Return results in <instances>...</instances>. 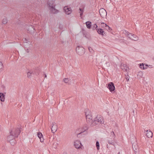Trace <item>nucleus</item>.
I'll list each match as a JSON object with an SVG mask.
<instances>
[{"mask_svg": "<svg viewBox=\"0 0 154 154\" xmlns=\"http://www.w3.org/2000/svg\"><path fill=\"white\" fill-rule=\"evenodd\" d=\"M17 137H18V136L9 135L7 137V140L10 143L11 145H14L15 144V141L14 140V138Z\"/></svg>", "mask_w": 154, "mask_h": 154, "instance_id": "obj_5", "label": "nucleus"}, {"mask_svg": "<svg viewBox=\"0 0 154 154\" xmlns=\"http://www.w3.org/2000/svg\"><path fill=\"white\" fill-rule=\"evenodd\" d=\"M103 29H105L106 30L108 31V32H110L111 30H112V29H111V28L109 26H107L105 27V28H103Z\"/></svg>", "mask_w": 154, "mask_h": 154, "instance_id": "obj_23", "label": "nucleus"}, {"mask_svg": "<svg viewBox=\"0 0 154 154\" xmlns=\"http://www.w3.org/2000/svg\"><path fill=\"white\" fill-rule=\"evenodd\" d=\"M64 11L65 12V14L67 15H69L72 12V10L68 6H65L64 7Z\"/></svg>", "mask_w": 154, "mask_h": 154, "instance_id": "obj_10", "label": "nucleus"}, {"mask_svg": "<svg viewBox=\"0 0 154 154\" xmlns=\"http://www.w3.org/2000/svg\"><path fill=\"white\" fill-rule=\"evenodd\" d=\"M45 77H46V75H45Z\"/></svg>", "mask_w": 154, "mask_h": 154, "instance_id": "obj_38", "label": "nucleus"}, {"mask_svg": "<svg viewBox=\"0 0 154 154\" xmlns=\"http://www.w3.org/2000/svg\"><path fill=\"white\" fill-rule=\"evenodd\" d=\"M79 13H80V17L82 18V13H83V11L81 8H79Z\"/></svg>", "mask_w": 154, "mask_h": 154, "instance_id": "obj_28", "label": "nucleus"}, {"mask_svg": "<svg viewBox=\"0 0 154 154\" xmlns=\"http://www.w3.org/2000/svg\"><path fill=\"white\" fill-rule=\"evenodd\" d=\"M63 154H67V153L66 152H64L63 153Z\"/></svg>", "mask_w": 154, "mask_h": 154, "instance_id": "obj_34", "label": "nucleus"}, {"mask_svg": "<svg viewBox=\"0 0 154 154\" xmlns=\"http://www.w3.org/2000/svg\"><path fill=\"white\" fill-rule=\"evenodd\" d=\"M99 14L100 15V17L103 19H105L106 17V11L104 9L102 8L99 10Z\"/></svg>", "mask_w": 154, "mask_h": 154, "instance_id": "obj_4", "label": "nucleus"}, {"mask_svg": "<svg viewBox=\"0 0 154 154\" xmlns=\"http://www.w3.org/2000/svg\"><path fill=\"white\" fill-rule=\"evenodd\" d=\"M109 143L110 144H112V142H110L109 141Z\"/></svg>", "mask_w": 154, "mask_h": 154, "instance_id": "obj_33", "label": "nucleus"}, {"mask_svg": "<svg viewBox=\"0 0 154 154\" xmlns=\"http://www.w3.org/2000/svg\"><path fill=\"white\" fill-rule=\"evenodd\" d=\"M88 126L87 125H84L82 127V130H81V133H83V132H85V131H87L88 130Z\"/></svg>", "mask_w": 154, "mask_h": 154, "instance_id": "obj_19", "label": "nucleus"}, {"mask_svg": "<svg viewBox=\"0 0 154 154\" xmlns=\"http://www.w3.org/2000/svg\"><path fill=\"white\" fill-rule=\"evenodd\" d=\"M20 132V130L19 129L11 130L10 131L9 135L18 136Z\"/></svg>", "mask_w": 154, "mask_h": 154, "instance_id": "obj_3", "label": "nucleus"}, {"mask_svg": "<svg viewBox=\"0 0 154 154\" xmlns=\"http://www.w3.org/2000/svg\"><path fill=\"white\" fill-rule=\"evenodd\" d=\"M144 133H146V137L148 138H151L152 137V133L150 130H144Z\"/></svg>", "mask_w": 154, "mask_h": 154, "instance_id": "obj_11", "label": "nucleus"}, {"mask_svg": "<svg viewBox=\"0 0 154 154\" xmlns=\"http://www.w3.org/2000/svg\"><path fill=\"white\" fill-rule=\"evenodd\" d=\"M96 146H97V149L99 150V144L98 141L96 142Z\"/></svg>", "mask_w": 154, "mask_h": 154, "instance_id": "obj_29", "label": "nucleus"}, {"mask_svg": "<svg viewBox=\"0 0 154 154\" xmlns=\"http://www.w3.org/2000/svg\"><path fill=\"white\" fill-rule=\"evenodd\" d=\"M85 115H86V117L87 120L90 121L92 119V116L90 112L89 111L85 112Z\"/></svg>", "mask_w": 154, "mask_h": 154, "instance_id": "obj_12", "label": "nucleus"}, {"mask_svg": "<svg viewBox=\"0 0 154 154\" xmlns=\"http://www.w3.org/2000/svg\"><path fill=\"white\" fill-rule=\"evenodd\" d=\"M88 49H89V50H91V49H90V48H88Z\"/></svg>", "mask_w": 154, "mask_h": 154, "instance_id": "obj_36", "label": "nucleus"}, {"mask_svg": "<svg viewBox=\"0 0 154 154\" xmlns=\"http://www.w3.org/2000/svg\"><path fill=\"white\" fill-rule=\"evenodd\" d=\"M48 8L50 9V11H51V12L53 13V14H57L59 12V11L56 10L54 8L55 7V2L54 1L50 0L48 1Z\"/></svg>", "mask_w": 154, "mask_h": 154, "instance_id": "obj_1", "label": "nucleus"}, {"mask_svg": "<svg viewBox=\"0 0 154 154\" xmlns=\"http://www.w3.org/2000/svg\"><path fill=\"white\" fill-rule=\"evenodd\" d=\"M109 26L107 25L106 24V23L102 22L101 23V27L102 28H104L106 27H108Z\"/></svg>", "mask_w": 154, "mask_h": 154, "instance_id": "obj_25", "label": "nucleus"}, {"mask_svg": "<svg viewBox=\"0 0 154 154\" xmlns=\"http://www.w3.org/2000/svg\"><path fill=\"white\" fill-rule=\"evenodd\" d=\"M3 65L2 62L0 61V72H2L3 70Z\"/></svg>", "mask_w": 154, "mask_h": 154, "instance_id": "obj_26", "label": "nucleus"}, {"mask_svg": "<svg viewBox=\"0 0 154 154\" xmlns=\"http://www.w3.org/2000/svg\"><path fill=\"white\" fill-rule=\"evenodd\" d=\"M37 136L40 139V141L42 143H43L44 141V138L43 135L40 132H38L37 133Z\"/></svg>", "mask_w": 154, "mask_h": 154, "instance_id": "obj_15", "label": "nucleus"}, {"mask_svg": "<svg viewBox=\"0 0 154 154\" xmlns=\"http://www.w3.org/2000/svg\"><path fill=\"white\" fill-rule=\"evenodd\" d=\"M118 154H120V153L119 152L118 153Z\"/></svg>", "mask_w": 154, "mask_h": 154, "instance_id": "obj_35", "label": "nucleus"}, {"mask_svg": "<svg viewBox=\"0 0 154 154\" xmlns=\"http://www.w3.org/2000/svg\"><path fill=\"white\" fill-rule=\"evenodd\" d=\"M74 146L77 149L81 148L82 147V144L80 140H76L74 142Z\"/></svg>", "mask_w": 154, "mask_h": 154, "instance_id": "obj_7", "label": "nucleus"}, {"mask_svg": "<svg viewBox=\"0 0 154 154\" xmlns=\"http://www.w3.org/2000/svg\"><path fill=\"white\" fill-rule=\"evenodd\" d=\"M88 49H89V50H91V49H90V48H88Z\"/></svg>", "mask_w": 154, "mask_h": 154, "instance_id": "obj_37", "label": "nucleus"}, {"mask_svg": "<svg viewBox=\"0 0 154 154\" xmlns=\"http://www.w3.org/2000/svg\"><path fill=\"white\" fill-rule=\"evenodd\" d=\"M85 23H86V25L87 28L88 29H90L91 22L89 21H87Z\"/></svg>", "mask_w": 154, "mask_h": 154, "instance_id": "obj_20", "label": "nucleus"}, {"mask_svg": "<svg viewBox=\"0 0 154 154\" xmlns=\"http://www.w3.org/2000/svg\"><path fill=\"white\" fill-rule=\"evenodd\" d=\"M97 32L98 34L102 35V36L106 35V33L104 32L103 30L101 28H97Z\"/></svg>", "mask_w": 154, "mask_h": 154, "instance_id": "obj_14", "label": "nucleus"}, {"mask_svg": "<svg viewBox=\"0 0 154 154\" xmlns=\"http://www.w3.org/2000/svg\"><path fill=\"white\" fill-rule=\"evenodd\" d=\"M108 88L109 91H110L111 93L113 92L115 89L114 84L112 82L109 83L108 85Z\"/></svg>", "mask_w": 154, "mask_h": 154, "instance_id": "obj_8", "label": "nucleus"}, {"mask_svg": "<svg viewBox=\"0 0 154 154\" xmlns=\"http://www.w3.org/2000/svg\"><path fill=\"white\" fill-rule=\"evenodd\" d=\"M127 35L130 39L134 41H137L138 40V37L135 35L132 34L127 33Z\"/></svg>", "mask_w": 154, "mask_h": 154, "instance_id": "obj_9", "label": "nucleus"}, {"mask_svg": "<svg viewBox=\"0 0 154 154\" xmlns=\"http://www.w3.org/2000/svg\"><path fill=\"white\" fill-rule=\"evenodd\" d=\"M7 22L8 20H7V19H6V18H4L3 19H2V24H5L7 23Z\"/></svg>", "mask_w": 154, "mask_h": 154, "instance_id": "obj_24", "label": "nucleus"}, {"mask_svg": "<svg viewBox=\"0 0 154 154\" xmlns=\"http://www.w3.org/2000/svg\"><path fill=\"white\" fill-rule=\"evenodd\" d=\"M57 130V124L55 123H52V127H51V132L53 133H55Z\"/></svg>", "mask_w": 154, "mask_h": 154, "instance_id": "obj_13", "label": "nucleus"}, {"mask_svg": "<svg viewBox=\"0 0 154 154\" xmlns=\"http://www.w3.org/2000/svg\"><path fill=\"white\" fill-rule=\"evenodd\" d=\"M132 147L133 148V149H134V151H136L137 149V145L135 143H132Z\"/></svg>", "mask_w": 154, "mask_h": 154, "instance_id": "obj_22", "label": "nucleus"}, {"mask_svg": "<svg viewBox=\"0 0 154 154\" xmlns=\"http://www.w3.org/2000/svg\"><path fill=\"white\" fill-rule=\"evenodd\" d=\"M63 82H65V83H67L68 82L69 79L68 78H65L63 79Z\"/></svg>", "mask_w": 154, "mask_h": 154, "instance_id": "obj_30", "label": "nucleus"}, {"mask_svg": "<svg viewBox=\"0 0 154 154\" xmlns=\"http://www.w3.org/2000/svg\"><path fill=\"white\" fill-rule=\"evenodd\" d=\"M5 94L2 93H0V100L2 102L5 101Z\"/></svg>", "mask_w": 154, "mask_h": 154, "instance_id": "obj_17", "label": "nucleus"}, {"mask_svg": "<svg viewBox=\"0 0 154 154\" xmlns=\"http://www.w3.org/2000/svg\"><path fill=\"white\" fill-rule=\"evenodd\" d=\"M32 72L29 71L26 73V75L29 78H30L32 76Z\"/></svg>", "mask_w": 154, "mask_h": 154, "instance_id": "obj_21", "label": "nucleus"}, {"mask_svg": "<svg viewBox=\"0 0 154 154\" xmlns=\"http://www.w3.org/2000/svg\"><path fill=\"white\" fill-rule=\"evenodd\" d=\"M104 123V120L103 117L100 115H97V117L94 119L93 125L98 124H103Z\"/></svg>", "mask_w": 154, "mask_h": 154, "instance_id": "obj_2", "label": "nucleus"}, {"mask_svg": "<svg viewBox=\"0 0 154 154\" xmlns=\"http://www.w3.org/2000/svg\"><path fill=\"white\" fill-rule=\"evenodd\" d=\"M139 66H140V68L141 69H145L147 68L148 65L142 63V64H140Z\"/></svg>", "mask_w": 154, "mask_h": 154, "instance_id": "obj_16", "label": "nucleus"}, {"mask_svg": "<svg viewBox=\"0 0 154 154\" xmlns=\"http://www.w3.org/2000/svg\"><path fill=\"white\" fill-rule=\"evenodd\" d=\"M94 27L95 28V29H96L97 28V25L96 24H94Z\"/></svg>", "mask_w": 154, "mask_h": 154, "instance_id": "obj_31", "label": "nucleus"}, {"mask_svg": "<svg viewBox=\"0 0 154 154\" xmlns=\"http://www.w3.org/2000/svg\"><path fill=\"white\" fill-rule=\"evenodd\" d=\"M111 137L112 138L114 139L115 137V135L114 134V132L112 131L110 133Z\"/></svg>", "mask_w": 154, "mask_h": 154, "instance_id": "obj_27", "label": "nucleus"}, {"mask_svg": "<svg viewBox=\"0 0 154 154\" xmlns=\"http://www.w3.org/2000/svg\"><path fill=\"white\" fill-rule=\"evenodd\" d=\"M28 31L29 33H32L34 32V28L32 26H29L28 27Z\"/></svg>", "mask_w": 154, "mask_h": 154, "instance_id": "obj_18", "label": "nucleus"}, {"mask_svg": "<svg viewBox=\"0 0 154 154\" xmlns=\"http://www.w3.org/2000/svg\"><path fill=\"white\" fill-rule=\"evenodd\" d=\"M126 70H128V68H127V69H126Z\"/></svg>", "mask_w": 154, "mask_h": 154, "instance_id": "obj_39", "label": "nucleus"}, {"mask_svg": "<svg viewBox=\"0 0 154 154\" xmlns=\"http://www.w3.org/2000/svg\"><path fill=\"white\" fill-rule=\"evenodd\" d=\"M76 52L79 55H82L85 52L84 48L82 47H78L76 48Z\"/></svg>", "mask_w": 154, "mask_h": 154, "instance_id": "obj_6", "label": "nucleus"}, {"mask_svg": "<svg viewBox=\"0 0 154 154\" xmlns=\"http://www.w3.org/2000/svg\"><path fill=\"white\" fill-rule=\"evenodd\" d=\"M126 79H127V80L128 81L129 80V76H128V77L126 78Z\"/></svg>", "mask_w": 154, "mask_h": 154, "instance_id": "obj_32", "label": "nucleus"}]
</instances>
